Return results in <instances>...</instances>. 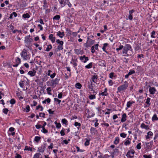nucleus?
I'll use <instances>...</instances> for the list:
<instances>
[{"label": "nucleus", "mask_w": 158, "mask_h": 158, "mask_svg": "<svg viewBox=\"0 0 158 158\" xmlns=\"http://www.w3.org/2000/svg\"><path fill=\"white\" fill-rule=\"evenodd\" d=\"M132 49L130 45L126 44L124 47L123 54L124 56H129L133 54Z\"/></svg>", "instance_id": "f257e3e1"}, {"label": "nucleus", "mask_w": 158, "mask_h": 158, "mask_svg": "<svg viewBox=\"0 0 158 158\" xmlns=\"http://www.w3.org/2000/svg\"><path fill=\"white\" fill-rule=\"evenodd\" d=\"M128 86V83L127 81H125L124 82V84L120 85L117 88V91L116 92L117 93H120L122 91L126 90Z\"/></svg>", "instance_id": "f03ea898"}, {"label": "nucleus", "mask_w": 158, "mask_h": 158, "mask_svg": "<svg viewBox=\"0 0 158 158\" xmlns=\"http://www.w3.org/2000/svg\"><path fill=\"white\" fill-rule=\"evenodd\" d=\"M56 43L58 44L57 47V51L60 50H62L63 49L64 42L62 40H60L59 39L56 40Z\"/></svg>", "instance_id": "7ed1b4c3"}, {"label": "nucleus", "mask_w": 158, "mask_h": 158, "mask_svg": "<svg viewBox=\"0 0 158 158\" xmlns=\"http://www.w3.org/2000/svg\"><path fill=\"white\" fill-rule=\"evenodd\" d=\"M88 89H89V93H93L94 94H97V92L95 91V90L94 89V86L93 85L92 83H88V85H87Z\"/></svg>", "instance_id": "20e7f679"}, {"label": "nucleus", "mask_w": 158, "mask_h": 158, "mask_svg": "<svg viewBox=\"0 0 158 158\" xmlns=\"http://www.w3.org/2000/svg\"><path fill=\"white\" fill-rule=\"evenodd\" d=\"M21 56L23 58L24 60H26L28 59V55L27 50L25 49H23L20 53Z\"/></svg>", "instance_id": "39448f33"}, {"label": "nucleus", "mask_w": 158, "mask_h": 158, "mask_svg": "<svg viewBox=\"0 0 158 158\" xmlns=\"http://www.w3.org/2000/svg\"><path fill=\"white\" fill-rule=\"evenodd\" d=\"M135 153V151L134 150H130L129 151L127 152L126 156L127 157L130 158H133L134 156V154Z\"/></svg>", "instance_id": "423d86ee"}, {"label": "nucleus", "mask_w": 158, "mask_h": 158, "mask_svg": "<svg viewBox=\"0 0 158 158\" xmlns=\"http://www.w3.org/2000/svg\"><path fill=\"white\" fill-rule=\"evenodd\" d=\"M149 88V92L150 94H154L156 91V89L154 87H151L150 85L148 86Z\"/></svg>", "instance_id": "0eeeda50"}, {"label": "nucleus", "mask_w": 158, "mask_h": 158, "mask_svg": "<svg viewBox=\"0 0 158 158\" xmlns=\"http://www.w3.org/2000/svg\"><path fill=\"white\" fill-rule=\"evenodd\" d=\"M60 79L59 78H56L52 81V86H55L56 85L58 84Z\"/></svg>", "instance_id": "6e6552de"}, {"label": "nucleus", "mask_w": 158, "mask_h": 158, "mask_svg": "<svg viewBox=\"0 0 158 158\" xmlns=\"http://www.w3.org/2000/svg\"><path fill=\"white\" fill-rule=\"evenodd\" d=\"M80 60L84 63L86 62L89 60V59L88 57H86L85 55H83L82 56H81L79 57Z\"/></svg>", "instance_id": "1a4fd4ad"}, {"label": "nucleus", "mask_w": 158, "mask_h": 158, "mask_svg": "<svg viewBox=\"0 0 158 158\" xmlns=\"http://www.w3.org/2000/svg\"><path fill=\"white\" fill-rule=\"evenodd\" d=\"M15 64L13 65V66L14 67H17L18 65L21 63V60L19 58L17 57L15 60Z\"/></svg>", "instance_id": "9d476101"}, {"label": "nucleus", "mask_w": 158, "mask_h": 158, "mask_svg": "<svg viewBox=\"0 0 158 158\" xmlns=\"http://www.w3.org/2000/svg\"><path fill=\"white\" fill-rule=\"evenodd\" d=\"M46 147L45 145H42L41 146L39 147L38 148V151L39 152L43 153L46 148Z\"/></svg>", "instance_id": "9b49d317"}, {"label": "nucleus", "mask_w": 158, "mask_h": 158, "mask_svg": "<svg viewBox=\"0 0 158 158\" xmlns=\"http://www.w3.org/2000/svg\"><path fill=\"white\" fill-rule=\"evenodd\" d=\"M74 52L77 55L79 54L82 55L84 53L83 50H81V49H74Z\"/></svg>", "instance_id": "f8f14e48"}, {"label": "nucleus", "mask_w": 158, "mask_h": 158, "mask_svg": "<svg viewBox=\"0 0 158 158\" xmlns=\"http://www.w3.org/2000/svg\"><path fill=\"white\" fill-rule=\"evenodd\" d=\"M127 116L126 113L123 114L122 116V118L121 119V122L122 123H123L125 122L127 120Z\"/></svg>", "instance_id": "ddd939ff"}, {"label": "nucleus", "mask_w": 158, "mask_h": 158, "mask_svg": "<svg viewBox=\"0 0 158 158\" xmlns=\"http://www.w3.org/2000/svg\"><path fill=\"white\" fill-rule=\"evenodd\" d=\"M153 135V133L151 131H148L147 133V135L145 136L146 139H149L151 138V137Z\"/></svg>", "instance_id": "4468645a"}, {"label": "nucleus", "mask_w": 158, "mask_h": 158, "mask_svg": "<svg viewBox=\"0 0 158 158\" xmlns=\"http://www.w3.org/2000/svg\"><path fill=\"white\" fill-rule=\"evenodd\" d=\"M107 89L105 88L104 89V91L99 94V95L107 96L109 94L107 92Z\"/></svg>", "instance_id": "2eb2a0df"}, {"label": "nucleus", "mask_w": 158, "mask_h": 158, "mask_svg": "<svg viewBox=\"0 0 158 158\" xmlns=\"http://www.w3.org/2000/svg\"><path fill=\"white\" fill-rule=\"evenodd\" d=\"M140 127L143 129H145L146 130H148L149 129V126L145 125L144 123H142L141 124Z\"/></svg>", "instance_id": "dca6fc26"}, {"label": "nucleus", "mask_w": 158, "mask_h": 158, "mask_svg": "<svg viewBox=\"0 0 158 158\" xmlns=\"http://www.w3.org/2000/svg\"><path fill=\"white\" fill-rule=\"evenodd\" d=\"M98 76L97 75H93L91 78V79L92 80V81L93 82L96 83L98 81L97 79L98 78Z\"/></svg>", "instance_id": "f3484780"}, {"label": "nucleus", "mask_w": 158, "mask_h": 158, "mask_svg": "<svg viewBox=\"0 0 158 158\" xmlns=\"http://www.w3.org/2000/svg\"><path fill=\"white\" fill-rule=\"evenodd\" d=\"M48 38L52 43H54L55 42L56 38L55 37H53V34H50Z\"/></svg>", "instance_id": "a211bd4d"}, {"label": "nucleus", "mask_w": 158, "mask_h": 158, "mask_svg": "<svg viewBox=\"0 0 158 158\" xmlns=\"http://www.w3.org/2000/svg\"><path fill=\"white\" fill-rule=\"evenodd\" d=\"M27 74L31 77H33L35 75L36 71L34 70H33L32 71H29L28 72Z\"/></svg>", "instance_id": "6ab92c4d"}, {"label": "nucleus", "mask_w": 158, "mask_h": 158, "mask_svg": "<svg viewBox=\"0 0 158 158\" xmlns=\"http://www.w3.org/2000/svg\"><path fill=\"white\" fill-rule=\"evenodd\" d=\"M131 139L129 138H127L125 140V141L124 143V144L125 145H129L131 143Z\"/></svg>", "instance_id": "aec40b11"}, {"label": "nucleus", "mask_w": 158, "mask_h": 158, "mask_svg": "<svg viewBox=\"0 0 158 158\" xmlns=\"http://www.w3.org/2000/svg\"><path fill=\"white\" fill-rule=\"evenodd\" d=\"M64 32H61L58 31L57 33V35L61 38H62L64 36Z\"/></svg>", "instance_id": "412c9836"}, {"label": "nucleus", "mask_w": 158, "mask_h": 158, "mask_svg": "<svg viewBox=\"0 0 158 158\" xmlns=\"http://www.w3.org/2000/svg\"><path fill=\"white\" fill-rule=\"evenodd\" d=\"M119 137H117L115 138V140L114 142V143L117 145L118 143L119 142Z\"/></svg>", "instance_id": "4be33fe9"}, {"label": "nucleus", "mask_w": 158, "mask_h": 158, "mask_svg": "<svg viewBox=\"0 0 158 158\" xmlns=\"http://www.w3.org/2000/svg\"><path fill=\"white\" fill-rule=\"evenodd\" d=\"M152 120L153 122L158 120V118L157 117V115L156 114H154L152 117Z\"/></svg>", "instance_id": "5701e85b"}, {"label": "nucleus", "mask_w": 158, "mask_h": 158, "mask_svg": "<svg viewBox=\"0 0 158 158\" xmlns=\"http://www.w3.org/2000/svg\"><path fill=\"white\" fill-rule=\"evenodd\" d=\"M41 139V137L39 136H36L35 137L34 140L37 143H38Z\"/></svg>", "instance_id": "b1692460"}, {"label": "nucleus", "mask_w": 158, "mask_h": 158, "mask_svg": "<svg viewBox=\"0 0 158 158\" xmlns=\"http://www.w3.org/2000/svg\"><path fill=\"white\" fill-rule=\"evenodd\" d=\"M58 1L61 4L62 7H63L65 5V2L64 0H58Z\"/></svg>", "instance_id": "393cba45"}, {"label": "nucleus", "mask_w": 158, "mask_h": 158, "mask_svg": "<svg viewBox=\"0 0 158 158\" xmlns=\"http://www.w3.org/2000/svg\"><path fill=\"white\" fill-rule=\"evenodd\" d=\"M52 48V45L51 44H49L47 46V48L45 50V51L47 52L49 51Z\"/></svg>", "instance_id": "a878e982"}, {"label": "nucleus", "mask_w": 158, "mask_h": 158, "mask_svg": "<svg viewBox=\"0 0 158 158\" xmlns=\"http://www.w3.org/2000/svg\"><path fill=\"white\" fill-rule=\"evenodd\" d=\"M75 87L76 88L80 89L82 87V85L80 83H77L76 84Z\"/></svg>", "instance_id": "bb28decb"}, {"label": "nucleus", "mask_w": 158, "mask_h": 158, "mask_svg": "<svg viewBox=\"0 0 158 158\" xmlns=\"http://www.w3.org/2000/svg\"><path fill=\"white\" fill-rule=\"evenodd\" d=\"M135 102L132 101L131 102L130 101L128 102L127 103V107L129 108L131 107V106L134 103H135Z\"/></svg>", "instance_id": "cd10ccee"}, {"label": "nucleus", "mask_w": 158, "mask_h": 158, "mask_svg": "<svg viewBox=\"0 0 158 158\" xmlns=\"http://www.w3.org/2000/svg\"><path fill=\"white\" fill-rule=\"evenodd\" d=\"M124 46L122 45H121L120 44V45L119 46V47L118 48H116V51L118 53L119 52V51L121 50L123 48H124Z\"/></svg>", "instance_id": "c85d7f7f"}, {"label": "nucleus", "mask_w": 158, "mask_h": 158, "mask_svg": "<svg viewBox=\"0 0 158 158\" xmlns=\"http://www.w3.org/2000/svg\"><path fill=\"white\" fill-rule=\"evenodd\" d=\"M88 98L90 100H92L95 99L96 97L95 95L91 94L89 96Z\"/></svg>", "instance_id": "c756f323"}, {"label": "nucleus", "mask_w": 158, "mask_h": 158, "mask_svg": "<svg viewBox=\"0 0 158 158\" xmlns=\"http://www.w3.org/2000/svg\"><path fill=\"white\" fill-rule=\"evenodd\" d=\"M150 100L151 98H148L145 102V103L148 105V107L149 106L151 105V103L150 102Z\"/></svg>", "instance_id": "7c9ffc66"}, {"label": "nucleus", "mask_w": 158, "mask_h": 158, "mask_svg": "<svg viewBox=\"0 0 158 158\" xmlns=\"http://www.w3.org/2000/svg\"><path fill=\"white\" fill-rule=\"evenodd\" d=\"M92 63L90 62L88 65L85 66V68L87 69H89L91 68L92 67Z\"/></svg>", "instance_id": "2f4dec72"}, {"label": "nucleus", "mask_w": 158, "mask_h": 158, "mask_svg": "<svg viewBox=\"0 0 158 158\" xmlns=\"http://www.w3.org/2000/svg\"><path fill=\"white\" fill-rule=\"evenodd\" d=\"M156 35V32L155 31H153L151 33V37L152 38H155L156 37L155 36Z\"/></svg>", "instance_id": "473e14b6"}, {"label": "nucleus", "mask_w": 158, "mask_h": 158, "mask_svg": "<svg viewBox=\"0 0 158 158\" xmlns=\"http://www.w3.org/2000/svg\"><path fill=\"white\" fill-rule=\"evenodd\" d=\"M51 102V99L49 98H48L46 99H45L44 100L42 101V103L43 104H45L46 102L48 103H49Z\"/></svg>", "instance_id": "72a5a7b5"}, {"label": "nucleus", "mask_w": 158, "mask_h": 158, "mask_svg": "<svg viewBox=\"0 0 158 158\" xmlns=\"http://www.w3.org/2000/svg\"><path fill=\"white\" fill-rule=\"evenodd\" d=\"M60 16L59 15H57L54 16L53 18V20H58L60 19Z\"/></svg>", "instance_id": "f704fd0d"}, {"label": "nucleus", "mask_w": 158, "mask_h": 158, "mask_svg": "<svg viewBox=\"0 0 158 158\" xmlns=\"http://www.w3.org/2000/svg\"><path fill=\"white\" fill-rule=\"evenodd\" d=\"M54 123L56 125L57 128H59L61 127V125L60 123H58L56 121H55Z\"/></svg>", "instance_id": "c9c22d12"}, {"label": "nucleus", "mask_w": 158, "mask_h": 158, "mask_svg": "<svg viewBox=\"0 0 158 158\" xmlns=\"http://www.w3.org/2000/svg\"><path fill=\"white\" fill-rule=\"evenodd\" d=\"M85 139L86 140V141L84 144L85 145V146H88L89 144L90 139Z\"/></svg>", "instance_id": "e433bc0d"}, {"label": "nucleus", "mask_w": 158, "mask_h": 158, "mask_svg": "<svg viewBox=\"0 0 158 158\" xmlns=\"http://www.w3.org/2000/svg\"><path fill=\"white\" fill-rule=\"evenodd\" d=\"M46 90H47V93L49 95H52V94L50 93V92L52 91V89L50 87H48L46 89Z\"/></svg>", "instance_id": "4c0bfd02"}, {"label": "nucleus", "mask_w": 158, "mask_h": 158, "mask_svg": "<svg viewBox=\"0 0 158 158\" xmlns=\"http://www.w3.org/2000/svg\"><path fill=\"white\" fill-rule=\"evenodd\" d=\"M41 154L39 153H37L35 154L33 158H39Z\"/></svg>", "instance_id": "58836bf2"}, {"label": "nucleus", "mask_w": 158, "mask_h": 158, "mask_svg": "<svg viewBox=\"0 0 158 158\" xmlns=\"http://www.w3.org/2000/svg\"><path fill=\"white\" fill-rule=\"evenodd\" d=\"M108 44L107 43H105L103 44V47L102 48L103 51H105L106 50V48L108 46Z\"/></svg>", "instance_id": "ea45409f"}, {"label": "nucleus", "mask_w": 158, "mask_h": 158, "mask_svg": "<svg viewBox=\"0 0 158 158\" xmlns=\"http://www.w3.org/2000/svg\"><path fill=\"white\" fill-rule=\"evenodd\" d=\"M23 17L25 19L28 18L30 17V15L27 13H26V14H24L23 15Z\"/></svg>", "instance_id": "a19ab883"}, {"label": "nucleus", "mask_w": 158, "mask_h": 158, "mask_svg": "<svg viewBox=\"0 0 158 158\" xmlns=\"http://www.w3.org/2000/svg\"><path fill=\"white\" fill-rule=\"evenodd\" d=\"M9 110L7 108H5L3 109L2 110L3 112L5 114H7Z\"/></svg>", "instance_id": "79ce46f5"}, {"label": "nucleus", "mask_w": 158, "mask_h": 158, "mask_svg": "<svg viewBox=\"0 0 158 158\" xmlns=\"http://www.w3.org/2000/svg\"><path fill=\"white\" fill-rule=\"evenodd\" d=\"M62 122L63 124L66 125L67 124L68 121L66 119L63 118L62 120Z\"/></svg>", "instance_id": "37998d69"}, {"label": "nucleus", "mask_w": 158, "mask_h": 158, "mask_svg": "<svg viewBox=\"0 0 158 158\" xmlns=\"http://www.w3.org/2000/svg\"><path fill=\"white\" fill-rule=\"evenodd\" d=\"M10 104L13 105L15 103L16 101L15 99L12 98L10 100Z\"/></svg>", "instance_id": "c03bdc74"}, {"label": "nucleus", "mask_w": 158, "mask_h": 158, "mask_svg": "<svg viewBox=\"0 0 158 158\" xmlns=\"http://www.w3.org/2000/svg\"><path fill=\"white\" fill-rule=\"evenodd\" d=\"M143 157L144 158H152V156L151 155H147L144 154L143 156Z\"/></svg>", "instance_id": "a18cd8bd"}, {"label": "nucleus", "mask_w": 158, "mask_h": 158, "mask_svg": "<svg viewBox=\"0 0 158 158\" xmlns=\"http://www.w3.org/2000/svg\"><path fill=\"white\" fill-rule=\"evenodd\" d=\"M24 150L32 151V148L30 147H28L27 146H26L25 147Z\"/></svg>", "instance_id": "49530a36"}, {"label": "nucleus", "mask_w": 158, "mask_h": 158, "mask_svg": "<svg viewBox=\"0 0 158 158\" xmlns=\"http://www.w3.org/2000/svg\"><path fill=\"white\" fill-rule=\"evenodd\" d=\"M127 134L124 133H121L120 134V136L123 138H125L127 136Z\"/></svg>", "instance_id": "de8ad7c7"}, {"label": "nucleus", "mask_w": 158, "mask_h": 158, "mask_svg": "<svg viewBox=\"0 0 158 158\" xmlns=\"http://www.w3.org/2000/svg\"><path fill=\"white\" fill-rule=\"evenodd\" d=\"M42 129L41 131L43 132L44 133H46L48 132V131L45 129L44 127H42Z\"/></svg>", "instance_id": "09e8293b"}, {"label": "nucleus", "mask_w": 158, "mask_h": 158, "mask_svg": "<svg viewBox=\"0 0 158 158\" xmlns=\"http://www.w3.org/2000/svg\"><path fill=\"white\" fill-rule=\"evenodd\" d=\"M72 61L73 62V66L75 68V69L76 70L77 69V68L76 67H75L76 66H77V63H76L75 62V60H72Z\"/></svg>", "instance_id": "8fccbe9b"}, {"label": "nucleus", "mask_w": 158, "mask_h": 158, "mask_svg": "<svg viewBox=\"0 0 158 158\" xmlns=\"http://www.w3.org/2000/svg\"><path fill=\"white\" fill-rule=\"evenodd\" d=\"M114 73L113 72H111L109 74V77L110 78L112 79L114 77Z\"/></svg>", "instance_id": "3c124183"}, {"label": "nucleus", "mask_w": 158, "mask_h": 158, "mask_svg": "<svg viewBox=\"0 0 158 158\" xmlns=\"http://www.w3.org/2000/svg\"><path fill=\"white\" fill-rule=\"evenodd\" d=\"M60 134L61 136H64L65 135L64 133V130H62L60 132Z\"/></svg>", "instance_id": "603ef678"}, {"label": "nucleus", "mask_w": 158, "mask_h": 158, "mask_svg": "<svg viewBox=\"0 0 158 158\" xmlns=\"http://www.w3.org/2000/svg\"><path fill=\"white\" fill-rule=\"evenodd\" d=\"M135 73V72L134 70H131L129 71L128 73L130 75L131 74Z\"/></svg>", "instance_id": "864d4df0"}, {"label": "nucleus", "mask_w": 158, "mask_h": 158, "mask_svg": "<svg viewBox=\"0 0 158 158\" xmlns=\"http://www.w3.org/2000/svg\"><path fill=\"white\" fill-rule=\"evenodd\" d=\"M26 112H28L30 111V107L29 105H27L26 106Z\"/></svg>", "instance_id": "5fc2aeb1"}, {"label": "nucleus", "mask_w": 158, "mask_h": 158, "mask_svg": "<svg viewBox=\"0 0 158 158\" xmlns=\"http://www.w3.org/2000/svg\"><path fill=\"white\" fill-rule=\"evenodd\" d=\"M74 126L75 127H77V126H81V124L80 123H78L77 122H76L74 123Z\"/></svg>", "instance_id": "6e6d98bb"}, {"label": "nucleus", "mask_w": 158, "mask_h": 158, "mask_svg": "<svg viewBox=\"0 0 158 158\" xmlns=\"http://www.w3.org/2000/svg\"><path fill=\"white\" fill-rule=\"evenodd\" d=\"M63 94L61 92L58 94V97L59 98L61 99L62 98Z\"/></svg>", "instance_id": "4d7b16f0"}, {"label": "nucleus", "mask_w": 158, "mask_h": 158, "mask_svg": "<svg viewBox=\"0 0 158 158\" xmlns=\"http://www.w3.org/2000/svg\"><path fill=\"white\" fill-rule=\"evenodd\" d=\"M94 46H92L91 48V52L92 53H94L95 52V50L94 49Z\"/></svg>", "instance_id": "13d9d810"}, {"label": "nucleus", "mask_w": 158, "mask_h": 158, "mask_svg": "<svg viewBox=\"0 0 158 158\" xmlns=\"http://www.w3.org/2000/svg\"><path fill=\"white\" fill-rule=\"evenodd\" d=\"M54 100L55 101L57 102L59 104H60V103L61 102L60 100L59 99H58L56 98H55Z\"/></svg>", "instance_id": "bf43d9fd"}, {"label": "nucleus", "mask_w": 158, "mask_h": 158, "mask_svg": "<svg viewBox=\"0 0 158 158\" xmlns=\"http://www.w3.org/2000/svg\"><path fill=\"white\" fill-rule=\"evenodd\" d=\"M39 116L40 117L44 118L45 116V114L44 113H40Z\"/></svg>", "instance_id": "052dcab7"}, {"label": "nucleus", "mask_w": 158, "mask_h": 158, "mask_svg": "<svg viewBox=\"0 0 158 158\" xmlns=\"http://www.w3.org/2000/svg\"><path fill=\"white\" fill-rule=\"evenodd\" d=\"M128 19L130 20H132L133 19V16L132 14H129L128 16Z\"/></svg>", "instance_id": "680f3d73"}, {"label": "nucleus", "mask_w": 158, "mask_h": 158, "mask_svg": "<svg viewBox=\"0 0 158 158\" xmlns=\"http://www.w3.org/2000/svg\"><path fill=\"white\" fill-rule=\"evenodd\" d=\"M141 144L140 143H139L138 144H137L136 146V148L137 149H140L141 148Z\"/></svg>", "instance_id": "e2e57ef3"}, {"label": "nucleus", "mask_w": 158, "mask_h": 158, "mask_svg": "<svg viewBox=\"0 0 158 158\" xmlns=\"http://www.w3.org/2000/svg\"><path fill=\"white\" fill-rule=\"evenodd\" d=\"M44 5L43 6L44 7H46L47 6V2L46 0H44Z\"/></svg>", "instance_id": "0e129e2a"}, {"label": "nucleus", "mask_w": 158, "mask_h": 158, "mask_svg": "<svg viewBox=\"0 0 158 158\" xmlns=\"http://www.w3.org/2000/svg\"><path fill=\"white\" fill-rule=\"evenodd\" d=\"M100 65L104 67H106V64L104 61H103L102 62H101V64Z\"/></svg>", "instance_id": "69168bd1"}, {"label": "nucleus", "mask_w": 158, "mask_h": 158, "mask_svg": "<svg viewBox=\"0 0 158 158\" xmlns=\"http://www.w3.org/2000/svg\"><path fill=\"white\" fill-rule=\"evenodd\" d=\"M15 158H22L21 156L19 154H16V156L15 157Z\"/></svg>", "instance_id": "338daca9"}, {"label": "nucleus", "mask_w": 158, "mask_h": 158, "mask_svg": "<svg viewBox=\"0 0 158 158\" xmlns=\"http://www.w3.org/2000/svg\"><path fill=\"white\" fill-rule=\"evenodd\" d=\"M108 83H109V85L110 86H112L113 84V81L111 80H110L109 81Z\"/></svg>", "instance_id": "774afa93"}]
</instances>
